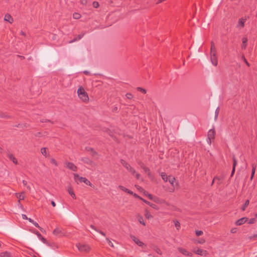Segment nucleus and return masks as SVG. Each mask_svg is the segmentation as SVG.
I'll return each instance as SVG.
<instances>
[{
  "label": "nucleus",
  "instance_id": "nucleus-31",
  "mask_svg": "<svg viewBox=\"0 0 257 257\" xmlns=\"http://www.w3.org/2000/svg\"><path fill=\"white\" fill-rule=\"evenodd\" d=\"M50 161L51 163L54 166H57L58 165L57 161L54 158H50Z\"/></svg>",
  "mask_w": 257,
  "mask_h": 257
},
{
  "label": "nucleus",
  "instance_id": "nucleus-50",
  "mask_svg": "<svg viewBox=\"0 0 257 257\" xmlns=\"http://www.w3.org/2000/svg\"><path fill=\"white\" fill-rule=\"evenodd\" d=\"M150 206H151L154 209H157V210L158 209V207L156 205H155L154 204L151 203V204H150Z\"/></svg>",
  "mask_w": 257,
  "mask_h": 257
},
{
  "label": "nucleus",
  "instance_id": "nucleus-51",
  "mask_svg": "<svg viewBox=\"0 0 257 257\" xmlns=\"http://www.w3.org/2000/svg\"><path fill=\"white\" fill-rule=\"evenodd\" d=\"M40 239L42 240V241L43 243H46V242H47L46 239L45 238H44L42 236H41V237L40 238Z\"/></svg>",
  "mask_w": 257,
  "mask_h": 257
},
{
  "label": "nucleus",
  "instance_id": "nucleus-48",
  "mask_svg": "<svg viewBox=\"0 0 257 257\" xmlns=\"http://www.w3.org/2000/svg\"><path fill=\"white\" fill-rule=\"evenodd\" d=\"M34 233L35 234H36L37 236L40 238V237H41L42 235H41V234L40 233H39L37 231H34Z\"/></svg>",
  "mask_w": 257,
  "mask_h": 257
},
{
  "label": "nucleus",
  "instance_id": "nucleus-5",
  "mask_svg": "<svg viewBox=\"0 0 257 257\" xmlns=\"http://www.w3.org/2000/svg\"><path fill=\"white\" fill-rule=\"evenodd\" d=\"M120 163L124 167H125L128 170H129L133 174H135L136 173L135 171L128 164H127L125 161L122 160H121Z\"/></svg>",
  "mask_w": 257,
  "mask_h": 257
},
{
  "label": "nucleus",
  "instance_id": "nucleus-17",
  "mask_svg": "<svg viewBox=\"0 0 257 257\" xmlns=\"http://www.w3.org/2000/svg\"><path fill=\"white\" fill-rule=\"evenodd\" d=\"M74 179L76 181H78L80 182H83L84 181V180H85L86 178L80 177L78 175L75 174L74 175Z\"/></svg>",
  "mask_w": 257,
  "mask_h": 257
},
{
  "label": "nucleus",
  "instance_id": "nucleus-54",
  "mask_svg": "<svg viewBox=\"0 0 257 257\" xmlns=\"http://www.w3.org/2000/svg\"><path fill=\"white\" fill-rule=\"evenodd\" d=\"M236 231V228H232L231 230H230V232L232 233H235Z\"/></svg>",
  "mask_w": 257,
  "mask_h": 257
},
{
  "label": "nucleus",
  "instance_id": "nucleus-37",
  "mask_svg": "<svg viewBox=\"0 0 257 257\" xmlns=\"http://www.w3.org/2000/svg\"><path fill=\"white\" fill-rule=\"evenodd\" d=\"M36 227L39 228L40 229V230L41 231H43V229L42 228H41V227H40V226L39 225V224L36 222H34L33 223Z\"/></svg>",
  "mask_w": 257,
  "mask_h": 257
},
{
  "label": "nucleus",
  "instance_id": "nucleus-28",
  "mask_svg": "<svg viewBox=\"0 0 257 257\" xmlns=\"http://www.w3.org/2000/svg\"><path fill=\"white\" fill-rule=\"evenodd\" d=\"M174 225L177 230H179L180 227V224L177 220H174Z\"/></svg>",
  "mask_w": 257,
  "mask_h": 257
},
{
  "label": "nucleus",
  "instance_id": "nucleus-25",
  "mask_svg": "<svg viewBox=\"0 0 257 257\" xmlns=\"http://www.w3.org/2000/svg\"><path fill=\"white\" fill-rule=\"evenodd\" d=\"M17 197L19 198V201L20 200H23L25 198V195L23 192L20 194H16Z\"/></svg>",
  "mask_w": 257,
  "mask_h": 257
},
{
  "label": "nucleus",
  "instance_id": "nucleus-8",
  "mask_svg": "<svg viewBox=\"0 0 257 257\" xmlns=\"http://www.w3.org/2000/svg\"><path fill=\"white\" fill-rule=\"evenodd\" d=\"M246 20V18L245 17L240 18L238 22L237 27L239 29L243 28L244 26V23L245 22Z\"/></svg>",
  "mask_w": 257,
  "mask_h": 257
},
{
  "label": "nucleus",
  "instance_id": "nucleus-12",
  "mask_svg": "<svg viewBox=\"0 0 257 257\" xmlns=\"http://www.w3.org/2000/svg\"><path fill=\"white\" fill-rule=\"evenodd\" d=\"M7 157L15 164H18V161L17 159L14 156V155L10 153H7Z\"/></svg>",
  "mask_w": 257,
  "mask_h": 257
},
{
  "label": "nucleus",
  "instance_id": "nucleus-23",
  "mask_svg": "<svg viewBox=\"0 0 257 257\" xmlns=\"http://www.w3.org/2000/svg\"><path fill=\"white\" fill-rule=\"evenodd\" d=\"M198 244H204L206 242V240L205 238H200L196 239L195 241Z\"/></svg>",
  "mask_w": 257,
  "mask_h": 257
},
{
  "label": "nucleus",
  "instance_id": "nucleus-47",
  "mask_svg": "<svg viewBox=\"0 0 257 257\" xmlns=\"http://www.w3.org/2000/svg\"><path fill=\"white\" fill-rule=\"evenodd\" d=\"M106 239L107 240V242H108V244H109L110 246H111V247H114L113 244L112 243V242L110 240H109L108 238H106Z\"/></svg>",
  "mask_w": 257,
  "mask_h": 257
},
{
  "label": "nucleus",
  "instance_id": "nucleus-19",
  "mask_svg": "<svg viewBox=\"0 0 257 257\" xmlns=\"http://www.w3.org/2000/svg\"><path fill=\"white\" fill-rule=\"evenodd\" d=\"M41 153L43 155H44L45 157H48V153L47 149L46 148H43L41 150Z\"/></svg>",
  "mask_w": 257,
  "mask_h": 257
},
{
  "label": "nucleus",
  "instance_id": "nucleus-42",
  "mask_svg": "<svg viewBox=\"0 0 257 257\" xmlns=\"http://www.w3.org/2000/svg\"><path fill=\"white\" fill-rule=\"evenodd\" d=\"M256 221L255 218H251L249 220L248 223L249 224H253Z\"/></svg>",
  "mask_w": 257,
  "mask_h": 257
},
{
  "label": "nucleus",
  "instance_id": "nucleus-2",
  "mask_svg": "<svg viewBox=\"0 0 257 257\" xmlns=\"http://www.w3.org/2000/svg\"><path fill=\"white\" fill-rule=\"evenodd\" d=\"M161 177L162 178V179L165 181L167 182L168 181L172 186L174 187V188L177 187V183L175 181V178H174L172 176H168L165 173H162L161 174Z\"/></svg>",
  "mask_w": 257,
  "mask_h": 257
},
{
  "label": "nucleus",
  "instance_id": "nucleus-36",
  "mask_svg": "<svg viewBox=\"0 0 257 257\" xmlns=\"http://www.w3.org/2000/svg\"><path fill=\"white\" fill-rule=\"evenodd\" d=\"M118 188H119L120 189H121L122 191H124V192H127V190H128L127 188H126L125 187H124V186H121V185H119V186H118Z\"/></svg>",
  "mask_w": 257,
  "mask_h": 257
},
{
  "label": "nucleus",
  "instance_id": "nucleus-45",
  "mask_svg": "<svg viewBox=\"0 0 257 257\" xmlns=\"http://www.w3.org/2000/svg\"><path fill=\"white\" fill-rule=\"evenodd\" d=\"M126 97L128 99H132L133 97V95L132 94H131L130 93H128L126 94Z\"/></svg>",
  "mask_w": 257,
  "mask_h": 257
},
{
  "label": "nucleus",
  "instance_id": "nucleus-38",
  "mask_svg": "<svg viewBox=\"0 0 257 257\" xmlns=\"http://www.w3.org/2000/svg\"><path fill=\"white\" fill-rule=\"evenodd\" d=\"M92 6L94 8H97L99 7V5L97 2H94L92 3Z\"/></svg>",
  "mask_w": 257,
  "mask_h": 257
},
{
  "label": "nucleus",
  "instance_id": "nucleus-10",
  "mask_svg": "<svg viewBox=\"0 0 257 257\" xmlns=\"http://www.w3.org/2000/svg\"><path fill=\"white\" fill-rule=\"evenodd\" d=\"M247 220V218L246 217H243V218H241L238 220H237L235 224V225H241L243 224H244L245 222H246Z\"/></svg>",
  "mask_w": 257,
  "mask_h": 257
},
{
  "label": "nucleus",
  "instance_id": "nucleus-15",
  "mask_svg": "<svg viewBox=\"0 0 257 257\" xmlns=\"http://www.w3.org/2000/svg\"><path fill=\"white\" fill-rule=\"evenodd\" d=\"M4 20L9 22L11 24L13 22V19L9 14H7L5 15Z\"/></svg>",
  "mask_w": 257,
  "mask_h": 257
},
{
  "label": "nucleus",
  "instance_id": "nucleus-61",
  "mask_svg": "<svg viewBox=\"0 0 257 257\" xmlns=\"http://www.w3.org/2000/svg\"><path fill=\"white\" fill-rule=\"evenodd\" d=\"M27 220H28L30 222H31V223H33V222H34V221L32 219H31V218H28V219H27Z\"/></svg>",
  "mask_w": 257,
  "mask_h": 257
},
{
  "label": "nucleus",
  "instance_id": "nucleus-44",
  "mask_svg": "<svg viewBox=\"0 0 257 257\" xmlns=\"http://www.w3.org/2000/svg\"><path fill=\"white\" fill-rule=\"evenodd\" d=\"M86 163L88 164L91 165V166H94L95 165L94 163L92 161H91V160H88V159L86 160Z\"/></svg>",
  "mask_w": 257,
  "mask_h": 257
},
{
  "label": "nucleus",
  "instance_id": "nucleus-55",
  "mask_svg": "<svg viewBox=\"0 0 257 257\" xmlns=\"http://www.w3.org/2000/svg\"><path fill=\"white\" fill-rule=\"evenodd\" d=\"M142 201H143L145 203H146V204H147L148 205H149L150 206V204H151V203H150V202L149 201H147V200H145L143 199V200H142Z\"/></svg>",
  "mask_w": 257,
  "mask_h": 257
},
{
  "label": "nucleus",
  "instance_id": "nucleus-4",
  "mask_svg": "<svg viewBox=\"0 0 257 257\" xmlns=\"http://www.w3.org/2000/svg\"><path fill=\"white\" fill-rule=\"evenodd\" d=\"M215 135V131L214 130L211 129L208 132V140L207 141L209 144L211 143V140L214 139Z\"/></svg>",
  "mask_w": 257,
  "mask_h": 257
},
{
  "label": "nucleus",
  "instance_id": "nucleus-9",
  "mask_svg": "<svg viewBox=\"0 0 257 257\" xmlns=\"http://www.w3.org/2000/svg\"><path fill=\"white\" fill-rule=\"evenodd\" d=\"M179 251L180 252H181V253H182L183 255H186V256H192V254L188 251L186 249L183 248H182V247H179L178 248Z\"/></svg>",
  "mask_w": 257,
  "mask_h": 257
},
{
  "label": "nucleus",
  "instance_id": "nucleus-58",
  "mask_svg": "<svg viewBox=\"0 0 257 257\" xmlns=\"http://www.w3.org/2000/svg\"><path fill=\"white\" fill-rule=\"evenodd\" d=\"M126 193H127L130 194H131V195L134 194V193L132 191H131V190H130L128 189L127 190Z\"/></svg>",
  "mask_w": 257,
  "mask_h": 257
},
{
  "label": "nucleus",
  "instance_id": "nucleus-63",
  "mask_svg": "<svg viewBox=\"0 0 257 257\" xmlns=\"http://www.w3.org/2000/svg\"><path fill=\"white\" fill-rule=\"evenodd\" d=\"M23 184L24 186H26L27 185V181H25V180H23Z\"/></svg>",
  "mask_w": 257,
  "mask_h": 257
},
{
  "label": "nucleus",
  "instance_id": "nucleus-41",
  "mask_svg": "<svg viewBox=\"0 0 257 257\" xmlns=\"http://www.w3.org/2000/svg\"><path fill=\"white\" fill-rule=\"evenodd\" d=\"M233 167L232 168H235V166L237 164V160H236V159L235 158H233Z\"/></svg>",
  "mask_w": 257,
  "mask_h": 257
},
{
  "label": "nucleus",
  "instance_id": "nucleus-56",
  "mask_svg": "<svg viewBox=\"0 0 257 257\" xmlns=\"http://www.w3.org/2000/svg\"><path fill=\"white\" fill-rule=\"evenodd\" d=\"M158 204H167V203H166V202L165 200H161V203H158Z\"/></svg>",
  "mask_w": 257,
  "mask_h": 257
},
{
  "label": "nucleus",
  "instance_id": "nucleus-3",
  "mask_svg": "<svg viewBox=\"0 0 257 257\" xmlns=\"http://www.w3.org/2000/svg\"><path fill=\"white\" fill-rule=\"evenodd\" d=\"M76 246L80 251L85 253L89 252L91 249L90 246L86 244L78 243Z\"/></svg>",
  "mask_w": 257,
  "mask_h": 257
},
{
  "label": "nucleus",
  "instance_id": "nucleus-18",
  "mask_svg": "<svg viewBox=\"0 0 257 257\" xmlns=\"http://www.w3.org/2000/svg\"><path fill=\"white\" fill-rule=\"evenodd\" d=\"M137 218H138V221L141 223L142 224V225H146V223L144 220V218L143 217V216L140 214H138L137 216Z\"/></svg>",
  "mask_w": 257,
  "mask_h": 257
},
{
  "label": "nucleus",
  "instance_id": "nucleus-34",
  "mask_svg": "<svg viewBox=\"0 0 257 257\" xmlns=\"http://www.w3.org/2000/svg\"><path fill=\"white\" fill-rule=\"evenodd\" d=\"M195 234L197 236H199L202 235L203 234V232L201 230H196L195 231Z\"/></svg>",
  "mask_w": 257,
  "mask_h": 257
},
{
  "label": "nucleus",
  "instance_id": "nucleus-16",
  "mask_svg": "<svg viewBox=\"0 0 257 257\" xmlns=\"http://www.w3.org/2000/svg\"><path fill=\"white\" fill-rule=\"evenodd\" d=\"M145 216L148 219H151L153 218V216L147 209L145 210Z\"/></svg>",
  "mask_w": 257,
  "mask_h": 257
},
{
  "label": "nucleus",
  "instance_id": "nucleus-26",
  "mask_svg": "<svg viewBox=\"0 0 257 257\" xmlns=\"http://www.w3.org/2000/svg\"><path fill=\"white\" fill-rule=\"evenodd\" d=\"M213 52H214V54L216 53V48L215 46L213 43H212L211 49H210V54H213Z\"/></svg>",
  "mask_w": 257,
  "mask_h": 257
},
{
  "label": "nucleus",
  "instance_id": "nucleus-29",
  "mask_svg": "<svg viewBox=\"0 0 257 257\" xmlns=\"http://www.w3.org/2000/svg\"><path fill=\"white\" fill-rule=\"evenodd\" d=\"M83 36V35H79L77 36V37L76 38H75L73 40L71 41H70L69 42V43H72L74 41H77L78 40H80Z\"/></svg>",
  "mask_w": 257,
  "mask_h": 257
},
{
  "label": "nucleus",
  "instance_id": "nucleus-6",
  "mask_svg": "<svg viewBox=\"0 0 257 257\" xmlns=\"http://www.w3.org/2000/svg\"><path fill=\"white\" fill-rule=\"evenodd\" d=\"M194 252L197 254L203 256H206L208 254L207 251L200 248H197L196 249H194Z\"/></svg>",
  "mask_w": 257,
  "mask_h": 257
},
{
  "label": "nucleus",
  "instance_id": "nucleus-24",
  "mask_svg": "<svg viewBox=\"0 0 257 257\" xmlns=\"http://www.w3.org/2000/svg\"><path fill=\"white\" fill-rule=\"evenodd\" d=\"M151 200L157 203H161V199L155 196H153Z\"/></svg>",
  "mask_w": 257,
  "mask_h": 257
},
{
  "label": "nucleus",
  "instance_id": "nucleus-13",
  "mask_svg": "<svg viewBox=\"0 0 257 257\" xmlns=\"http://www.w3.org/2000/svg\"><path fill=\"white\" fill-rule=\"evenodd\" d=\"M131 238L133 240V241L138 245L141 246L144 245V243L136 237L132 236H131Z\"/></svg>",
  "mask_w": 257,
  "mask_h": 257
},
{
  "label": "nucleus",
  "instance_id": "nucleus-21",
  "mask_svg": "<svg viewBox=\"0 0 257 257\" xmlns=\"http://www.w3.org/2000/svg\"><path fill=\"white\" fill-rule=\"evenodd\" d=\"M247 38L246 37H243L242 39V48L243 49H245L246 46V44H247Z\"/></svg>",
  "mask_w": 257,
  "mask_h": 257
},
{
  "label": "nucleus",
  "instance_id": "nucleus-49",
  "mask_svg": "<svg viewBox=\"0 0 257 257\" xmlns=\"http://www.w3.org/2000/svg\"><path fill=\"white\" fill-rule=\"evenodd\" d=\"M83 182L85 183L87 185H88L90 186L91 185V183L86 178L85 179V180H84V181Z\"/></svg>",
  "mask_w": 257,
  "mask_h": 257
},
{
  "label": "nucleus",
  "instance_id": "nucleus-40",
  "mask_svg": "<svg viewBox=\"0 0 257 257\" xmlns=\"http://www.w3.org/2000/svg\"><path fill=\"white\" fill-rule=\"evenodd\" d=\"M80 2L81 4L85 6L87 4L88 1L87 0H80Z\"/></svg>",
  "mask_w": 257,
  "mask_h": 257
},
{
  "label": "nucleus",
  "instance_id": "nucleus-35",
  "mask_svg": "<svg viewBox=\"0 0 257 257\" xmlns=\"http://www.w3.org/2000/svg\"><path fill=\"white\" fill-rule=\"evenodd\" d=\"M137 90L144 94L146 93V92H147V91L145 89H144L142 87H138Z\"/></svg>",
  "mask_w": 257,
  "mask_h": 257
},
{
  "label": "nucleus",
  "instance_id": "nucleus-22",
  "mask_svg": "<svg viewBox=\"0 0 257 257\" xmlns=\"http://www.w3.org/2000/svg\"><path fill=\"white\" fill-rule=\"evenodd\" d=\"M1 257H11V253L8 251L2 252L0 254Z\"/></svg>",
  "mask_w": 257,
  "mask_h": 257
},
{
  "label": "nucleus",
  "instance_id": "nucleus-20",
  "mask_svg": "<svg viewBox=\"0 0 257 257\" xmlns=\"http://www.w3.org/2000/svg\"><path fill=\"white\" fill-rule=\"evenodd\" d=\"M53 233L55 235H58L59 234H62V231L59 228H55L53 231Z\"/></svg>",
  "mask_w": 257,
  "mask_h": 257
},
{
  "label": "nucleus",
  "instance_id": "nucleus-64",
  "mask_svg": "<svg viewBox=\"0 0 257 257\" xmlns=\"http://www.w3.org/2000/svg\"><path fill=\"white\" fill-rule=\"evenodd\" d=\"M136 178H137L138 179H139V177H140V175H139V174H138V173H136Z\"/></svg>",
  "mask_w": 257,
  "mask_h": 257
},
{
  "label": "nucleus",
  "instance_id": "nucleus-32",
  "mask_svg": "<svg viewBox=\"0 0 257 257\" xmlns=\"http://www.w3.org/2000/svg\"><path fill=\"white\" fill-rule=\"evenodd\" d=\"M249 203V201L248 200L246 201L244 205L241 208L242 210L244 211L246 207L248 205Z\"/></svg>",
  "mask_w": 257,
  "mask_h": 257
},
{
  "label": "nucleus",
  "instance_id": "nucleus-59",
  "mask_svg": "<svg viewBox=\"0 0 257 257\" xmlns=\"http://www.w3.org/2000/svg\"><path fill=\"white\" fill-rule=\"evenodd\" d=\"M235 168H232V172H231V176H232L234 172H235Z\"/></svg>",
  "mask_w": 257,
  "mask_h": 257
},
{
  "label": "nucleus",
  "instance_id": "nucleus-39",
  "mask_svg": "<svg viewBox=\"0 0 257 257\" xmlns=\"http://www.w3.org/2000/svg\"><path fill=\"white\" fill-rule=\"evenodd\" d=\"M86 150L88 152H91L92 154L94 153V151H93V149L90 147H86Z\"/></svg>",
  "mask_w": 257,
  "mask_h": 257
},
{
  "label": "nucleus",
  "instance_id": "nucleus-57",
  "mask_svg": "<svg viewBox=\"0 0 257 257\" xmlns=\"http://www.w3.org/2000/svg\"><path fill=\"white\" fill-rule=\"evenodd\" d=\"M22 217L23 219H28L27 216L26 215H25V214H22Z\"/></svg>",
  "mask_w": 257,
  "mask_h": 257
},
{
  "label": "nucleus",
  "instance_id": "nucleus-33",
  "mask_svg": "<svg viewBox=\"0 0 257 257\" xmlns=\"http://www.w3.org/2000/svg\"><path fill=\"white\" fill-rule=\"evenodd\" d=\"M255 166H253L252 167V172H251V177H250V180H251L254 176V173H255Z\"/></svg>",
  "mask_w": 257,
  "mask_h": 257
},
{
  "label": "nucleus",
  "instance_id": "nucleus-14",
  "mask_svg": "<svg viewBox=\"0 0 257 257\" xmlns=\"http://www.w3.org/2000/svg\"><path fill=\"white\" fill-rule=\"evenodd\" d=\"M67 191L69 194L73 198L76 199V196L73 192V188L71 186L68 187Z\"/></svg>",
  "mask_w": 257,
  "mask_h": 257
},
{
  "label": "nucleus",
  "instance_id": "nucleus-1",
  "mask_svg": "<svg viewBox=\"0 0 257 257\" xmlns=\"http://www.w3.org/2000/svg\"><path fill=\"white\" fill-rule=\"evenodd\" d=\"M77 94L79 98L84 102L87 103L89 101V97L87 92L83 87H80L77 90Z\"/></svg>",
  "mask_w": 257,
  "mask_h": 257
},
{
  "label": "nucleus",
  "instance_id": "nucleus-46",
  "mask_svg": "<svg viewBox=\"0 0 257 257\" xmlns=\"http://www.w3.org/2000/svg\"><path fill=\"white\" fill-rule=\"evenodd\" d=\"M143 169H144V171H145L146 173H148V174L149 175H150L149 170L148 169V168L144 167L143 168Z\"/></svg>",
  "mask_w": 257,
  "mask_h": 257
},
{
  "label": "nucleus",
  "instance_id": "nucleus-52",
  "mask_svg": "<svg viewBox=\"0 0 257 257\" xmlns=\"http://www.w3.org/2000/svg\"><path fill=\"white\" fill-rule=\"evenodd\" d=\"M133 195H134V196H135V197L140 199V200H143V198H142V197H140L139 196H138L136 193H134V194H133Z\"/></svg>",
  "mask_w": 257,
  "mask_h": 257
},
{
  "label": "nucleus",
  "instance_id": "nucleus-62",
  "mask_svg": "<svg viewBox=\"0 0 257 257\" xmlns=\"http://www.w3.org/2000/svg\"><path fill=\"white\" fill-rule=\"evenodd\" d=\"M164 1H165V0H158L157 4L161 3L163 2Z\"/></svg>",
  "mask_w": 257,
  "mask_h": 257
},
{
  "label": "nucleus",
  "instance_id": "nucleus-60",
  "mask_svg": "<svg viewBox=\"0 0 257 257\" xmlns=\"http://www.w3.org/2000/svg\"><path fill=\"white\" fill-rule=\"evenodd\" d=\"M51 204L52 205V206L53 207H55L56 206V204H55V203L53 201H51Z\"/></svg>",
  "mask_w": 257,
  "mask_h": 257
},
{
  "label": "nucleus",
  "instance_id": "nucleus-53",
  "mask_svg": "<svg viewBox=\"0 0 257 257\" xmlns=\"http://www.w3.org/2000/svg\"><path fill=\"white\" fill-rule=\"evenodd\" d=\"M242 59L243 60V61L245 63V64L248 66H249V64L248 63V62L246 61V59L244 58V56L242 57Z\"/></svg>",
  "mask_w": 257,
  "mask_h": 257
},
{
  "label": "nucleus",
  "instance_id": "nucleus-27",
  "mask_svg": "<svg viewBox=\"0 0 257 257\" xmlns=\"http://www.w3.org/2000/svg\"><path fill=\"white\" fill-rule=\"evenodd\" d=\"M143 194L145 196H146V197H147L149 199H150V200L151 199L152 197H153V195L150 194L149 193H148V192L146 191H143Z\"/></svg>",
  "mask_w": 257,
  "mask_h": 257
},
{
  "label": "nucleus",
  "instance_id": "nucleus-43",
  "mask_svg": "<svg viewBox=\"0 0 257 257\" xmlns=\"http://www.w3.org/2000/svg\"><path fill=\"white\" fill-rule=\"evenodd\" d=\"M135 187L138 190L140 191L141 192H142L143 193V191H145L141 187H140L138 185H136Z\"/></svg>",
  "mask_w": 257,
  "mask_h": 257
},
{
  "label": "nucleus",
  "instance_id": "nucleus-30",
  "mask_svg": "<svg viewBox=\"0 0 257 257\" xmlns=\"http://www.w3.org/2000/svg\"><path fill=\"white\" fill-rule=\"evenodd\" d=\"M73 18L75 19H79L81 17V15L80 14L77 13H75L73 15Z\"/></svg>",
  "mask_w": 257,
  "mask_h": 257
},
{
  "label": "nucleus",
  "instance_id": "nucleus-7",
  "mask_svg": "<svg viewBox=\"0 0 257 257\" xmlns=\"http://www.w3.org/2000/svg\"><path fill=\"white\" fill-rule=\"evenodd\" d=\"M210 59L212 64L215 66H216L217 65V58L216 53L214 54V52H213V54H210Z\"/></svg>",
  "mask_w": 257,
  "mask_h": 257
},
{
  "label": "nucleus",
  "instance_id": "nucleus-11",
  "mask_svg": "<svg viewBox=\"0 0 257 257\" xmlns=\"http://www.w3.org/2000/svg\"><path fill=\"white\" fill-rule=\"evenodd\" d=\"M66 166L69 169L71 170L72 171H75L76 170V167L72 163L66 162L65 163Z\"/></svg>",
  "mask_w": 257,
  "mask_h": 257
}]
</instances>
